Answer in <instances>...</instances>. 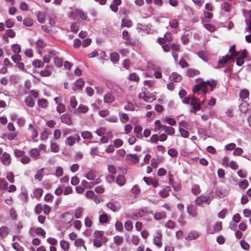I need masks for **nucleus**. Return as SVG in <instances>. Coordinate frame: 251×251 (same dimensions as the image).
<instances>
[{"label":"nucleus","mask_w":251,"mask_h":251,"mask_svg":"<svg viewBox=\"0 0 251 251\" xmlns=\"http://www.w3.org/2000/svg\"><path fill=\"white\" fill-rule=\"evenodd\" d=\"M25 102L26 105L30 107H33L35 104V100L31 96H27L25 98Z\"/></svg>","instance_id":"nucleus-19"},{"label":"nucleus","mask_w":251,"mask_h":251,"mask_svg":"<svg viewBox=\"0 0 251 251\" xmlns=\"http://www.w3.org/2000/svg\"><path fill=\"white\" fill-rule=\"evenodd\" d=\"M60 246L64 251H68L69 250V244L65 240H61L60 241Z\"/></svg>","instance_id":"nucleus-34"},{"label":"nucleus","mask_w":251,"mask_h":251,"mask_svg":"<svg viewBox=\"0 0 251 251\" xmlns=\"http://www.w3.org/2000/svg\"><path fill=\"white\" fill-rule=\"evenodd\" d=\"M110 60L114 63L117 62L119 60V55L116 52H112L110 54Z\"/></svg>","instance_id":"nucleus-38"},{"label":"nucleus","mask_w":251,"mask_h":251,"mask_svg":"<svg viewBox=\"0 0 251 251\" xmlns=\"http://www.w3.org/2000/svg\"><path fill=\"white\" fill-rule=\"evenodd\" d=\"M126 160L128 162L134 164L139 160V157L136 154H128L126 156Z\"/></svg>","instance_id":"nucleus-6"},{"label":"nucleus","mask_w":251,"mask_h":251,"mask_svg":"<svg viewBox=\"0 0 251 251\" xmlns=\"http://www.w3.org/2000/svg\"><path fill=\"white\" fill-rule=\"evenodd\" d=\"M247 51L246 49L240 51L238 53H235L233 57H236V65L241 66L244 63V59L246 57Z\"/></svg>","instance_id":"nucleus-2"},{"label":"nucleus","mask_w":251,"mask_h":251,"mask_svg":"<svg viewBox=\"0 0 251 251\" xmlns=\"http://www.w3.org/2000/svg\"><path fill=\"white\" fill-rule=\"evenodd\" d=\"M164 130L165 132L170 135H174L175 132V129L174 127L166 126H160L158 127V130Z\"/></svg>","instance_id":"nucleus-8"},{"label":"nucleus","mask_w":251,"mask_h":251,"mask_svg":"<svg viewBox=\"0 0 251 251\" xmlns=\"http://www.w3.org/2000/svg\"><path fill=\"white\" fill-rule=\"evenodd\" d=\"M65 106L64 104H60L59 105H57L56 107V111L59 113H63L65 111Z\"/></svg>","instance_id":"nucleus-55"},{"label":"nucleus","mask_w":251,"mask_h":251,"mask_svg":"<svg viewBox=\"0 0 251 251\" xmlns=\"http://www.w3.org/2000/svg\"><path fill=\"white\" fill-rule=\"evenodd\" d=\"M80 140V137L78 134H75L74 136H70L68 137L65 143L66 145H69V146H73L75 144L76 141L79 142Z\"/></svg>","instance_id":"nucleus-4"},{"label":"nucleus","mask_w":251,"mask_h":251,"mask_svg":"<svg viewBox=\"0 0 251 251\" xmlns=\"http://www.w3.org/2000/svg\"><path fill=\"white\" fill-rule=\"evenodd\" d=\"M201 197L202 198V201L203 202L206 203L207 204H209L211 201L213 199V196L211 195H201Z\"/></svg>","instance_id":"nucleus-27"},{"label":"nucleus","mask_w":251,"mask_h":251,"mask_svg":"<svg viewBox=\"0 0 251 251\" xmlns=\"http://www.w3.org/2000/svg\"><path fill=\"white\" fill-rule=\"evenodd\" d=\"M81 136L84 139H91L93 138L92 134L88 131H84L81 132Z\"/></svg>","instance_id":"nucleus-33"},{"label":"nucleus","mask_w":251,"mask_h":251,"mask_svg":"<svg viewBox=\"0 0 251 251\" xmlns=\"http://www.w3.org/2000/svg\"><path fill=\"white\" fill-rule=\"evenodd\" d=\"M70 105L73 108H75L77 105V101L76 98L74 96H72L70 98Z\"/></svg>","instance_id":"nucleus-45"},{"label":"nucleus","mask_w":251,"mask_h":251,"mask_svg":"<svg viewBox=\"0 0 251 251\" xmlns=\"http://www.w3.org/2000/svg\"><path fill=\"white\" fill-rule=\"evenodd\" d=\"M54 63L56 66L61 67L63 64V61L61 58L55 57L54 58Z\"/></svg>","instance_id":"nucleus-53"},{"label":"nucleus","mask_w":251,"mask_h":251,"mask_svg":"<svg viewBox=\"0 0 251 251\" xmlns=\"http://www.w3.org/2000/svg\"><path fill=\"white\" fill-rule=\"evenodd\" d=\"M192 192L195 195H198L201 192L200 187L199 185H195L191 189Z\"/></svg>","instance_id":"nucleus-41"},{"label":"nucleus","mask_w":251,"mask_h":251,"mask_svg":"<svg viewBox=\"0 0 251 251\" xmlns=\"http://www.w3.org/2000/svg\"><path fill=\"white\" fill-rule=\"evenodd\" d=\"M9 233V229L6 226H2L0 228V235L2 238H4Z\"/></svg>","instance_id":"nucleus-23"},{"label":"nucleus","mask_w":251,"mask_h":251,"mask_svg":"<svg viewBox=\"0 0 251 251\" xmlns=\"http://www.w3.org/2000/svg\"><path fill=\"white\" fill-rule=\"evenodd\" d=\"M21 47L18 44L13 45L12 46V50L16 54H18L21 52Z\"/></svg>","instance_id":"nucleus-42"},{"label":"nucleus","mask_w":251,"mask_h":251,"mask_svg":"<svg viewBox=\"0 0 251 251\" xmlns=\"http://www.w3.org/2000/svg\"><path fill=\"white\" fill-rule=\"evenodd\" d=\"M43 210V205L41 203H38L36 205L35 208V212L36 214H39Z\"/></svg>","instance_id":"nucleus-60"},{"label":"nucleus","mask_w":251,"mask_h":251,"mask_svg":"<svg viewBox=\"0 0 251 251\" xmlns=\"http://www.w3.org/2000/svg\"><path fill=\"white\" fill-rule=\"evenodd\" d=\"M114 101V97L111 93H107L104 96V101L105 103H112Z\"/></svg>","instance_id":"nucleus-20"},{"label":"nucleus","mask_w":251,"mask_h":251,"mask_svg":"<svg viewBox=\"0 0 251 251\" xmlns=\"http://www.w3.org/2000/svg\"><path fill=\"white\" fill-rule=\"evenodd\" d=\"M99 221L101 224H104L108 221V216L107 214H104L100 216Z\"/></svg>","instance_id":"nucleus-47"},{"label":"nucleus","mask_w":251,"mask_h":251,"mask_svg":"<svg viewBox=\"0 0 251 251\" xmlns=\"http://www.w3.org/2000/svg\"><path fill=\"white\" fill-rule=\"evenodd\" d=\"M231 5L228 2H224L222 5V8L226 12H229L231 9Z\"/></svg>","instance_id":"nucleus-37"},{"label":"nucleus","mask_w":251,"mask_h":251,"mask_svg":"<svg viewBox=\"0 0 251 251\" xmlns=\"http://www.w3.org/2000/svg\"><path fill=\"white\" fill-rule=\"evenodd\" d=\"M231 59L232 57L230 55H227L220 59L218 61V63L219 64L224 66L228 62V61Z\"/></svg>","instance_id":"nucleus-26"},{"label":"nucleus","mask_w":251,"mask_h":251,"mask_svg":"<svg viewBox=\"0 0 251 251\" xmlns=\"http://www.w3.org/2000/svg\"><path fill=\"white\" fill-rule=\"evenodd\" d=\"M38 21L39 23L43 24L46 21V14L42 11H39L36 14Z\"/></svg>","instance_id":"nucleus-16"},{"label":"nucleus","mask_w":251,"mask_h":251,"mask_svg":"<svg viewBox=\"0 0 251 251\" xmlns=\"http://www.w3.org/2000/svg\"><path fill=\"white\" fill-rule=\"evenodd\" d=\"M129 79L130 80L134 81L136 82L139 81V77L135 73H131L129 76Z\"/></svg>","instance_id":"nucleus-49"},{"label":"nucleus","mask_w":251,"mask_h":251,"mask_svg":"<svg viewBox=\"0 0 251 251\" xmlns=\"http://www.w3.org/2000/svg\"><path fill=\"white\" fill-rule=\"evenodd\" d=\"M36 46L38 48L40 49H43L45 47V43L43 42L42 40L38 39L36 43Z\"/></svg>","instance_id":"nucleus-64"},{"label":"nucleus","mask_w":251,"mask_h":251,"mask_svg":"<svg viewBox=\"0 0 251 251\" xmlns=\"http://www.w3.org/2000/svg\"><path fill=\"white\" fill-rule=\"evenodd\" d=\"M188 213L193 217H196L198 216L196 207L192 204H189L187 207Z\"/></svg>","instance_id":"nucleus-10"},{"label":"nucleus","mask_w":251,"mask_h":251,"mask_svg":"<svg viewBox=\"0 0 251 251\" xmlns=\"http://www.w3.org/2000/svg\"><path fill=\"white\" fill-rule=\"evenodd\" d=\"M75 13L76 14V16L79 17L82 20H86L87 17L86 13H84L83 11L79 9H75Z\"/></svg>","instance_id":"nucleus-17"},{"label":"nucleus","mask_w":251,"mask_h":251,"mask_svg":"<svg viewBox=\"0 0 251 251\" xmlns=\"http://www.w3.org/2000/svg\"><path fill=\"white\" fill-rule=\"evenodd\" d=\"M61 132L60 130L59 129H55L53 133L54 139L56 140L59 139L61 137Z\"/></svg>","instance_id":"nucleus-63"},{"label":"nucleus","mask_w":251,"mask_h":251,"mask_svg":"<svg viewBox=\"0 0 251 251\" xmlns=\"http://www.w3.org/2000/svg\"><path fill=\"white\" fill-rule=\"evenodd\" d=\"M179 131L180 135L184 138L188 137L189 135V132L182 128L179 127Z\"/></svg>","instance_id":"nucleus-46"},{"label":"nucleus","mask_w":251,"mask_h":251,"mask_svg":"<svg viewBox=\"0 0 251 251\" xmlns=\"http://www.w3.org/2000/svg\"><path fill=\"white\" fill-rule=\"evenodd\" d=\"M8 185V183L4 179H0V189L1 190L5 189Z\"/></svg>","instance_id":"nucleus-59"},{"label":"nucleus","mask_w":251,"mask_h":251,"mask_svg":"<svg viewBox=\"0 0 251 251\" xmlns=\"http://www.w3.org/2000/svg\"><path fill=\"white\" fill-rule=\"evenodd\" d=\"M107 206L113 212L118 211L120 209V204L116 201L109 202L106 204Z\"/></svg>","instance_id":"nucleus-7"},{"label":"nucleus","mask_w":251,"mask_h":251,"mask_svg":"<svg viewBox=\"0 0 251 251\" xmlns=\"http://www.w3.org/2000/svg\"><path fill=\"white\" fill-rule=\"evenodd\" d=\"M170 26L173 28H176L178 25V20L176 19H173L169 22Z\"/></svg>","instance_id":"nucleus-40"},{"label":"nucleus","mask_w":251,"mask_h":251,"mask_svg":"<svg viewBox=\"0 0 251 251\" xmlns=\"http://www.w3.org/2000/svg\"><path fill=\"white\" fill-rule=\"evenodd\" d=\"M14 176L12 172L8 173L6 175V178L11 183L14 182Z\"/></svg>","instance_id":"nucleus-56"},{"label":"nucleus","mask_w":251,"mask_h":251,"mask_svg":"<svg viewBox=\"0 0 251 251\" xmlns=\"http://www.w3.org/2000/svg\"><path fill=\"white\" fill-rule=\"evenodd\" d=\"M200 236V233L196 230L191 231L188 235L185 237L186 240H194L197 239Z\"/></svg>","instance_id":"nucleus-11"},{"label":"nucleus","mask_w":251,"mask_h":251,"mask_svg":"<svg viewBox=\"0 0 251 251\" xmlns=\"http://www.w3.org/2000/svg\"><path fill=\"white\" fill-rule=\"evenodd\" d=\"M156 99L154 95L149 96L147 93H144V100L147 102H151Z\"/></svg>","instance_id":"nucleus-30"},{"label":"nucleus","mask_w":251,"mask_h":251,"mask_svg":"<svg viewBox=\"0 0 251 251\" xmlns=\"http://www.w3.org/2000/svg\"><path fill=\"white\" fill-rule=\"evenodd\" d=\"M0 159L3 165L8 166L10 164L11 158L9 153L5 152H4Z\"/></svg>","instance_id":"nucleus-9"},{"label":"nucleus","mask_w":251,"mask_h":251,"mask_svg":"<svg viewBox=\"0 0 251 251\" xmlns=\"http://www.w3.org/2000/svg\"><path fill=\"white\" fill-rule=\"evenodd\" d=\"M132 227V223L131 221L128 220L125 223V227L127 231L131 230Z\"/></svg>","instance_id":"nucleus-52"},{"label":"nucleus","mask_w":251,"mask_h":251,"mask_svg":"<svg viewBox=\"0 0 251 251\" xmlns=\"http://www.w3.org/2000/svg\"><path fill=\"white\" fill-rule=\"evenodd\" d=\"M78 112L81 113H86L88 110V108L83 104H80L77 108Z\"/></svg>","instance_id":"nucleus-44"},{"label":"nucleus","mask_w":251,"mask_h":251,"mask_svg":"<svg viewBox=\"0 0 251 251\" xmlns=\"http://www.w3.org/2000/svg\"><path fill=\"white\" fill-rule=\"evenodd\" d=\"M51 151L54 152H57L59 151V147L56 143H51L50 144Z\"/></svg>","instance_id":"nucleus-58"},{"label":"nucleus","mask_w":251,"mask_h":251,"mask_svg":"<svg viewBox=\"0 0 251 251\" xmlns=\"http://www.w3.org/2000/svg\"><path fill=\"white\" fill-rule=\"evenodd\" d=\"M11 58L13 61L17 64L18 63L20 62V60H21V56L19 54H15L12 55L11 56Z\"/></svg>","instance_id":"nucleus-54"},{"label":"nucleus","mask_w":251,"mask_h":251,"mask_svg":"<svg viewBox=\"0 0 251 251\" xmlns=\"http://www.w3.org/2000/svg\"><path fill=\"white\" fill-rule=\"evenodd\" d=\"M162 234L160 231H157L156 235L153 238V242L158 247L160 248L162 246Z\"/></svg>","instance_id":"nucleus-5"},{"label":"nucleus","mask_w":251,"mask_h":251,"mask_svg":"<svg viewBox=\"0 0 251 251\" xmlns=\"http://www.w3.org/2000/svg\"><path fill=\"white\" fill-rule=\"evenodd\" d=\"M83 211V209L82 208H78L75 209V217L76 219H79L81 218L82 213Z\"/></svg>","instance_id":"nucleus-43"},{"label":"nucleus","mask_w":251,"mask_h":251,"mask_svg":"<svg viewBox=\"0 0 251 251\" xmlns=\"http://www.w3.org/2000/svg\"><path fill=\"white\" fill-rule=\"evenodd\" d=\"M165 226L170 229H173L175 228L176 224L172 220H169L165 225Z\"/></svg>","instance_id":"nucleus-50"},{"label":"nucleus","mask_w":251,"mask_h":251,"mask_svg":"<svg viewBox=\"0 0 251 251\" xmlns=\"http://www.w3.org/2000/svg\"><path fill=\"white\" fill-rule=\"evenodd\" d=\"M36 233L38 235H41L43 237H45L46 231L41 227H38L36 228Z\"/></svg>","instance_id":"nucleus-61"},{"label":"nucleus","mask_w":251,"mask_h":251,"mask_svg":"<svg viewBox=\"0 0 251 251\" xmlns=\"http://www.w3.org/2000/svg\"><path fill=\"white\" fill-rule=\"evenodd\" d=\"M104 232L102 231H95L93 234L95 239H99L103 235Z\"/></svg>","instance_id":"nucleus-62"},{"label":"nucleus","mask_w":251,"mask_h":251,"mask_svg":"<svg viewBox=\"0 0 251 251\" xmlns=\"http://www.w3.org/2000/svg\"><path fill=\"white\" fill-rule=\"evenodd\" d=\"M155 220L158 221L162 219H164L166 218V215L165 212H156L153 215Z\"/></svg>","instance_id":"nucleus-21"},{"label":"nucleus","mask_w":251,"mask_h":251,"mask_svg":"<svg viewBox=\"0 0 251 251\" xmlns=\"http://www.w3.org/2000/svg\"><path fill=\"white\" fill-rule=\"evenodd\" d=\"M121 26L127 27H131L132 26L131 20L128 19H123L121 22Z\"/></svg>","instance_id":"nucleus-24"},{"label":"nucleus","mask_w":251,"mask_h":251,"mask_svg":"<svg viewBox=\"0 0 251 251\" xmlns=\"http://www.w3.org/2000/svg\"><path fill=\"white\" fill-rule=\"evenodd\" d=\"M116 182L120 186L124 185L126 183L124 176L123 175H118L116 178Z\"/></svg>","instance_id":"nucleus-28"},{"label":"nucleus","mask_w":251,"mask_h":251,"mask_svg":"<svg viewBox=\"0 0 251 251\" xmlns=\"http://www.w3.org/2000/svg\"><path fill=\"white\" fill-rule=\"evenodd\" d=\"M249 96V92L246 89L242 90L240 92V94H239V96H240V98L242 99H245L248 98Z\"/></svg>","instance_id":"nucleus-35"},{"label":"nucleus","mask_w":251,"mask_h":251,"mask_svg":"<svg viewBox=\"0 0 251 251\" xmlns=\"http://www.w3.org/2000/svg\"><path fill=\"white\" fill-rule=\"evenodd\" d=\"M60 119L62 123L68 126H70L72 124V119L70 116L66 114L62 115Z\"/></svg>","instance_id":"nucleus-12"},{"label":"nucleus","mask_w":251,"mask_h":251,"mask_svg":"<svg viewBox=\"0 0 251 251\" xmlns=\"http://www.w3.org/2000/svg\"><path fill=\"white\" fill-rule=\"evenodd\" d=\"M23 24L26 26H31L33 25V22L30 18H26L24 20Z\"/></svg>","instance_id":"nucleus-57"},{"label":"nucleus","mask_w":251,"mask_h":251,"mask_svg":"<svg viewBox=\"0 0 251 251\" xmlns=\"http://www.w3.org/2000/svg\"><path fill=\"white\" fill-rule=\"evenodd\" d=\"M30 156L34 159H37L40 154L39 150L34 148L31 150L30 151Z\"/></svg>","instance_id":"nucleus-25"},{"label":"nucleus","mask_w":251,"mask_h":251,"mask_svg":"<svg viewBox=\"0 0 251 251\" xmlns=\"http://www.w3.org/2000/svg\"><path fill=\"white\" fill-rule=\"evenodd\" d=\"M12 247L16 251H24V248L21 246L18 242H14L12 243Z\"/></svg>","instance_id":"nucleus-48"},{"label":"nucleus","mask_w":251,"mask_h":251,"mask_svg":"<svg viewBox=\"0 0 251 251\" xmlns=\"http://www.w3.org/2000/svg\"><path fill=\"white\" fill-rule=\"evenodd\" d=\"M84 85V81L82 79L79 78L75 81V86L73 87V90L74 91H76L77 89L81 90Z\"/></svg>","instance_id":"nucleus-15"},{"label":"nucleus","mask_w":251,"mask_h":251,"mask_svg":"<svg viewBox=\"0 0 251 251\" xmlns=\"http://www.w3.org/2000/svg\"><path fill=\"white\" fill-rule=\"evenodd\" d=\"M171 191V187L170 186L165 187L162 191L159 192V195L162 198H166L169 196V192Z\"/></svg>","instance_id":"nucleus-13"},{"label":"nucleus","mask_w":251,"mask_h":251,"mask_svg":"<svg viewBox=\"0 0 251 251\" xmlns=\"http://www.w3.org/2000/svg\"><path fill=\"white\" fill-rule=\"evenodd\" d=\"M43 191L41 188H37L34 190L33 197L39 199L41 198L43 194Z\"/></svg>","instance_id":"nucleus-31"},{"label":"nucleus","mask_w":251,"mask_h":251,"mask_svg":"<svg viewBox=\"0 0 251 251\" xmlns=\"http://www.w3.org/2000/svg\"><path fill=\"white\" fill-rule=\"evenodd\" d=\"M241 247L245 250L248 251L250 249V245L245 241L242 240L240 242Z\"/></svg>","instance_id":"nucleus-51"},{"label":"nucleus","mask_w":251,"mask_h":251,"mask_svg":"<svg viewBox=\"0 0 251 251\" xmlns=\"http://www.w3.org/2000/svg\"><path fill=\"white\" fill-rule=\"evenodd\" d=\"M199 100H198L196 97H192L190 104L192 106V108L190 110V112L191 113L196 114L197 111L201 109V105L198 103Z\"/></svg>","instance_id":"nucleus-3"},{"label":"nucleus","mask_w":251,"mask_h":251,"mask_svg":"<svg viewBox=\"0 0 251 251\" xmlns=\"http://www.w3.org/2000/svg\"><path fill=\"white\" fill-rule=\"evenodd\" d=\"M96 176L95 171L91 170L89 171L86 175L85 177L89 180H93Z\"/></svg>","instance_id":"nucleus-36"},{"label":"nucleus","mask_w":251,"mask_h":251,"mask_svg":"<svg viewBox=\"0 0 251 251\" xmlns=\"http://www.w3.org/2000/svg\"><path fill=\"white\" fill-rule=\"evenodd\" d=\"M250 105L246 101H243L239 105L240 111L243 113H246L249 109Z\"/></svg>","instance_id":"nucleus-14"},{"label":"nucleus","mask_w":251,"mask_h":251,"mask_svg":"<svg viewBox=\"0 0 251 251\" xmlns=\"http://www.w3.org/2000/svg\"><path fill=\"white\" fill-rule=\"evenodd\" d=\"M170 78L172 80L176 82H179L181 81L182 78L180 75L176 73H173L171 76Z\"/></svg>","instance_id":"nucleus-22"},{"label":"nucleus","mask_w":251,"mask_h":251,"mask_svg":"<svg viewBox=\"0 0 251 251\" xmlns=\"http://www.w3.org/2000/svg\"><path fill=\"white\" fill-rule=\"evenodd\" d=\"M124 241L123 237L120 236H116L114 237V242L115 244L119 246Z\"/></svg>","instance_id":"nucleus-39"},{"label":"nucleus","mask_w":251,"mask_h":251,"mask_svg":"<svg viewBox=\"0 0 251 251\" xmlns=\"http://www.w3.org/2000/svg\"><path fill=\"white\" fill-rule=\"evenodd\" d=\"M38 104L42 108H46L48 106V102L45 99H39L38 101Z\"/></svg>","instance_id":"nucleus-29"},{"label":"nucleus","mask_w":251,"mask_h":251,"mask_svg":"<svg viewBox=\"0 0 251 251\" xmlns=\"http://www.w3.org/2000/svg\"><path fill=\"white\" fill-rule=\"evenodd\" d=\"M44 170V168H41L37 172L36 174L34 176V177L36 179H37L39 181H41L42 179L43 176V172Z\"/></svg>","instance_id":"nucleus-32"},{"label":"nucleus","mask_w":251,"mask_h":251,"mask_svg":"<svg viewBox=\"0 0 251 251\" xmlns=\"http://www.w3.org/2000/svg\"><path fill=\"white\" fill-rule=\"evenodd\" d=\"M200 74V71L198 70L189 68L187 70V75L189 77H194Z\"/></svg>","instance_id":"nucleus-18"},{"label":"nucleus","mask_w":251,"mask_h":251,"mask_svg":"<svg viewBox=\"0 0 251 251\" xmlns=\"http://www.w3.org/2000/svg\"><path fill=\"white\" fill-rule=\"evenodd\" d=\"M216 84V82L213 79L206 81H201L200 84H197L194 86L193 91L196 94L199 91L201 90L202 93L205 94L207 92L208 86L210 87L211 91H212L214 88L215 87Z\"/></svg>","instance_id":"nucleus-1"}]
</instances>
